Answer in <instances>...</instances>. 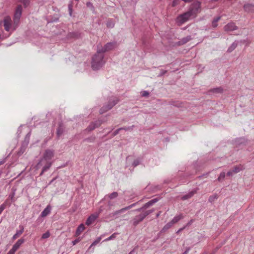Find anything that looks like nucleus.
<instances>
[{
	"label": "nucleus",
	"mask_w": 254,
	"mask_h": 254,
	"mask_svg": "<svg viewBox=\"0 0 254 254\" xmlns=\"http://www.w3.org/2000/svg\"><path fill=\"white\" fill-rule=\"evenodd\" d=\"M201 10V3L198 1H195L191 3L187 12L177 17V21L182 24L190 19L196 17Z\"/></svg>",
	"instance_id": "nucleus-1"
},
{
	"label": "nucleus",
	"mask_w": 254,
	"mask_h": 254,
	"mask_svg": "<svg viewBox=\"0 0 254 254\" xmlns=\"http://www.w3.org/2000/svg\"><path fill=\"white\" fill-rule=\"evenodd\" d=\"M104 55L100 53V51H97V53L93 56L91 61V67L93 70H97L100 69L105 64Z\"/></svg>",
	"instance_id": "nucleus-2"
},
{
	"label": "nucleus",
	"mask_w": 254,
	"mask_h": 254,
	"mask_svg": "<svg viewBox=\"0 0 254 254\" xmlns=\"http://www.w3.org/2000/svg\"><path fill=\"white\" fill-rule=\"evenodd\" d=\"M3 23L5 30L10 32V33L15 31L18 27L13 21L12 22L11 18L9 16H5L4 18Z\"/></svg>",
	"instance_id": "nucleus-3"
},
{
	"label": "nucleus",
	"mask_w": 254,
	"mask_h": 254,
	"mask_svg": "<svg viewBox=\"0 0 254 254\" xmlns=\"http://www.w3.org/2000/svg\"><path fill=\"white\" fill-rule=\"evenodd\" d=\"M54 150L52 149H47L45 150L42 158L40 160V161L37 164L38 167L42 165L45 161H51V160L54 156Z\"/></svg>",
	"instance_id": "nucleus-4"
},
{
	"label": "nucleus",
	"mask_w": 254,
	"mask_h": 254,
	"mask_svg": "<svg viewBox=\"0 0 254 254\" xmlns=\"http://www.w3.org/2000/svg\"><path fill=\"white\" fill-rule=\"evenodd\" d=\"M118 102V100L117 98H114L110 99L108 104L104 106L100 109V113L102 114L105 112L111 109Z\"/></svg>",
	"instance_id": "nucleus-5"
},
{
	"label": "nucleus",
	"mask_w": 254,
	"mask_h": 254,
	"mask_svg": "<svg viewBox=\"0 0 254 254\" xmlns=\"http://www.w3.org/2000/svg\"><path fill=\"white\" fill-rule=\"evenodd\" d=\"M22 8L21 5H18L16 8L13 16V22L19 26L20 18L22 14Z\"/></svg>",
	"instance_id": "nucleus-6"
},
{
	"label": "nucleus",
	"mask_w": 254,
	"mask_h": 254,
	"mask_svg": "<svg viewBox=\"0 0 254 254\" xmlns=\"http://www.w3.org/2000/svg\"><path fill=\"white\" fill-rule=\"evenodd\" d=\"M115 42H109L107 43L104 47H102L101 49L98 48V51H100V53L104 54V53L107 51L113 49L116 46Z\"/></svg>",
	"instance_id": "nucleus-7"
},
{
	"label": "nucleus",
	"mask_w": 254,
	"mask_h": 254,
	"mask_svg": "<svg viewBox=\"0 0 254 254\" xmlns=\"http://www.w3.org/2000/svg\"><path fill=\"white\" fill-rule=\"evenodd\" d=\"M104 122L101 120H98L95 122H92L86 129V130L89 131H92L97 127H100Z\"/></svg>",
	"instance_id": "nucleus-8"
},
{
	"label": "nucleus",
	"mask_w": 254,
	"mask_h": 254,
	"mask_svg": "<svg viewBox=\"0 0 254 254\" xmlns=\"http://www.w3.org/2000/svg\"><path fill=\"white\" fill-rule=\"evenodd\" d=\"M100 212L95 213L91 214L89 217L87 218L86 221V224L88 226L92 224L96 219L99 217Z\"/></svg>",
	"instance_id": "nucleus-9"
},
{
	"label": "nucleus",
	"mask_w": 254,
	"mask_h": 254,
	"mask_svg": "<svg viewBox=\"0 0 254 254\" xmlns=\"http://www.w3.org/2000/svg\"><path fill=\"white\" fill-rule=\"evenodd\" d=\"M145 218V216L143 213L136 216L132 220V224L134 226H136L140 222H141Z\"/></svg>",
	"instance_id": "nucleus-10"
},
{
	"label": "nucleus",
	"mask_w": 254,
	"mask_h": 254,
	"mask_svg": "<svg viewBox=\"0 0 254 254\" xmlns=\"http://www.w3.org/2000/svg\"><path fill=\"white\" fill-rule=\"evenodd\" d=\"M237 27L235 25L234 23L231 22L228 23L224 26V30L227 32L234 31L237 29Z\"/></svg>",
	"instance_id": "nucleus-11"
},
{
	"label": "nucleus",
	"mask_w": 254,
	"mask_h": 254,
	"mask_svg": "<svg viewBox=\"0 0 254 254\" xmlns=\"http://www.w3.org/2000/svg\"><path fill=\"white\" fill-rule=\"evenodd\" d=\"M52 207L50 205H48L43 210L40 214V216L42 217H45L48 215L51 211Z\"/></svg>",
	"instance_id": "nucleus-12"
},
{
	"label": "nucleus",
	"mask_w": 254,
	"mask_h": 254,
	"mask_svg": "<svg viewBox=\"0 0 254 254\" xmlns=\"http://www.w3.org/2000/svg\"><path fill=\"white\" fill-rule=\"evenodd\" d=\"M126 211L124 208H123L120 210H117L110 214V216L112 217L113 219H116L119 217V216L121 214Z\"/></svg>",
	"instance_id": "nucleus-13"
},
{
	"label": "nucleus",
	"mask_w": 254,
	"mask_h": 254,
	"mask_svg": "<svg viewBox=\"0 0 254 254\" xmlns=\"http://www.w3.org/2000/svg\"><path fill=\"white\" fill-rule=\"evenodd\" d=\"M197 190V189H196L189 192L187 194L184 195L182 197V199L185 200L191 198L195 193H196Z\"/></svg>",
	"instance_id": "nucleus-14"
},
{
	"label": "nucleus",
	"mask_w": 254,
	"mask_h": 254,
	"mask_svg": "<svg viewBox=\"0 0 254 254\" xmlns=\"http://www.w3.org/2000/svg\"><path fill=\"white\" fill-rule=\"evenodd\" d=\"M52 164V162L51 161H45V162L43 163L42 165H40L38 167L37 166L36 167H37V168H39L42 165H44V166H43V167L42 168L43 172H46L50 169Z\"/></svg>",
	"instance_id": "nucleus-15"
},
{
	"label": "nucleus",
	"mask_w": 254,
	"mask_h": 254,
	"mask_svg": "<svg viewBox=\"0 0 254 254\" xmlns=\"http://www.w3.org/2000/svg\"><path fill=\"white\" fill-rule=\"evenodd\" d=\"M19 228L20 229L19 230H17L16 233L13 236L12 239L15 240L17 238H18L20 235L22 234L24 231V227L23 226H19Z\"/></svg>",
	"instance_id": "nucleus-16"
},
{
	"label": "nucleus",
	"mask_w": 254,
	"mask_h": 254,
	"mask_svg": "<svg viewBox=\"0 0 254 254\" xmlns=\"http://www.w3.org/2000/svg\"><path fill=\"white\" fill-rule=\"evenodd\" d=\"M158 199L157 198H154L150 201H149L148 202L146 203L143 206V208L144 209L147 208L148 207H150V206H152L153 204L157 202L158 201Z\"/></svg>",
	"instance_id": "nucleus-17"
},
{
	"label": "nucleus",
	"mask_w": 254,
	"mask_h": 254,
	"mask_svg": "<svg viewBox=\"0 0 254 254\" xmlns=\"http://www.w3.org/2000/svg\"><path fill=\"white\" fill-rule=\"evenodd\" d=\"M244 9L246 11L254 12V5L252 4H246L244 6Z\"/></svg>",
	"instance_id": "nucleus-18"
},
{
	"label": "nucleus",
	"mask_w": 254,
	"mask_h": 254,
	"mask_svg": "<svg viewBox=\"0 0 254 254\" xmlns=\"http://www.w3.org/2000/svg\"><path fill=\"white\" fill-rule=\"evenodd\" d=\"M184 218L183 215L182 214H180L178 215L175 216L173 219L171 221L173 224L177 223L179 221Z\"/></svg>",
	"instance_id": "nucleus-19"
},
{
	"label": "nucleus",
	"mask_w": 254,
	"mask_h": 254,
	"mask_svg": "<svg viewBox=\"0 0 254 254\" xmlns=\"http://www.w3.org/2000/svg\"><path fill=\"white\" fill-rule=\"evenodd\" d=\"M118 196V193L117 192H113V193H111L109 194L106 195L104 197V199H106L107 198H110V199H114L116 197H117Z\"/></svg>",
	"instance_id": "nucleus-20"
},
{
	"label": "nucleus",
	"mask_w": 254,
	"mask_h": 254,
	"mask_svg": "<svg viewBox=\"0 0 254 254\" xmlns=\"http://www.w3.org/2000/svg\"><path fill=\"white\" fill-rule=\"evenodd\" d=\"M85 229V226L84 224H81L77 228L76 231V235H79Z\"/></svg>",
	"instance_id": "nucleus-21"
},
{
	"label": "nucleus",
	"mask_w": 254,
	"mask_h": 254,
	"mask_svg": "<svg viewBox=\"0 0 254 254\" xmlns=\"http://www.w3.org/2000/svg\"><path fill=\"white\" fill-rule=\"evenodd\" d=\"M64 128L62 125H60L57 130V135L59 138L63 133Z\"/></svg>",
	"instance_id": "nucleus-22"
},
{
	"label": "nucleus",
	"mask_w": 254,
	"mask_h": 254,
	"mask_svg": "<svg viewBox=\"0 0 254 254\" xmlns=\"http://www.w3.org/2000/svg\"><path fill=\"white\" fill-rule=\"evenodd\" d=\"M238 46V42L235 41L233 42L231 45L228 48L227 52L229 53L232 52Z\"/></svg>",
	"instance_id": "nucleus-23"
},
{
	"label": "nucleus",
	"mask_w": 254,
	"mask_h": 254,
	"mask_svg": "<svg viewBox=\"0 0 254 254\" xmlns=\"http://www.w3.org/2000/svg\"><path fill=\"white\" fill-rule=\"evenodd\" d=\"M11 190H12V191L9 194L8 198L11 200V201L14 202L15 201V198L14 197V196L15 194L16 189L12 188Z\"/></svg>",
	"instance_id": "nucleus-24"
},
{
	"label": "nucleus",
	"mask_w": 254,
	"mask_h": 254,
	"mask_svg": "<svg viewBox=\"0 0 254 254\" xmlns=\"http://www.w3.org/2000/svg\"><path fill=\"white\" fill-rule=\"evenodd\" d=\"M24 242V240L23 239H19L16 243L13 246L16 249H18L20 246Z\"/></svg>",
	"instance_id": "nucleus-25"
},
{
	"label": "nucleus",
	"mask_w": 254,
	"mask_h": 254,
	"mask_svg": "<svg viewBox=\"0 0 254 254\" xmlns=\"http://www.w3.org/2000/svg\"><path fill=\"white\" fill-rule=\"evenodd\" d=\"M30 135H31V132H29L25 136L24 140L22 142V144H25L27 146L28 145L29 142Z\"/></svg>",
	"instance_id": "nucleus-26"
},
{
	"label": "nucleus",
	"mask_w": 254,
	"mask_h": 254,
	"mask_svg": "<svg viewBox=\"0 0 254 254\" xmlns=\"http://www.w3.org/2000/svg\"><path fill=\"white\" fill-rule=\"evenodd\" d=\"M191 39V36L189 35L186 37L183 38L180 41V43L181 44H185L186 43H187L188 42H189V41H190Z\"/></svg>",
	"instance_id": "nucleus-27"
},
{
	"label": "nucleus",
	"mask_w": 254,
	"mask_h": 254,
	"mask_svg": "<svg viewBox=\"0 0 254 254\" xmlns=\"http://www.w3.org/2000/svg\"><path fill=\"white\" fill-rule=\"evenodd\" d=\"M27 145L22 143L21 146L19 149V150L18 152V155H21V154H22L25 152L27 148Z\"/></svg>",
	"instance_id": "nucleus-28"
},
{
	"label": "nucleus",
	"mask_w": 254,
	"mask_h": 254,
	"mask_svg": "<svg viewBox=\"0 0 254 254\" xmlns=\"http://www.w3.org/2000/svg\"><path fill=\"white\" fill-rule=\"evenodd\" d=\"M221 16H218L215 18L212 22V26L213 27H216L218 25L217 22L220 20Z\"/></svg>",
	"instance_id": "nucleus-29"
},
{
	"label": "nucleus",
	"mask_w": 254,
	"mask_h": 254,
	"mask_svg": "<svg viewBox=\"0 0 254 254\" xmlns=\"http://www.w3.org/2000/svg\"><path fill=\"white\" fill-rule=\"evenodd\" d=\"M218 198V196L217 194H214L211 196H210L209 198V201L211 203L214 202L215 200L217 199Z\"/></svg>",
	"instance_id": "nucleus-30"
},
{
	"label": "nucleus",
	"mask_w": 254,
	"mask_h": 254,
	"mask_svg": "<svg viewBox=\"0 0 254 254\" xmlns=\"http://www.w3.org/2000/svg\"><path fill=\"white\" fill-rule=\"evenodd\" d=\"M173 223L171 222V221L168 222V223H167L164 226V227L162 229V231H166L167 230H168V229H169L170 228H171L172 226H173Z\"/></svg>",
	"instance_id": "nucleus-31"
},
{
	"label": "nucleus",
	"mask_w": 254,
	"mask_h": 254,
	"mask_svg": "<svg viewBox=\"0 0 254 254\" xmlns=\"http://www.w3.org/2000/svg\"><path fill=\"white\" fill-rule=\"evenodd\" d=\"M118 234L117 233H114L112 235H111L109 237L105 239L104 241L107 242V241L113 240L116 237V236Z\"/></svg>",
	"instance_id": "nucleus-32"
},
{
	"label": "nucleus",
	"mask_w": 254,
	"mask_h": 254,
	"mask_svg": "<svg viewBox=\"0 0 254 254\" xmlns=\"http://www.w3.org/2000/svg\"><path fill=\"white\" fill-rule=\"evenodd\" d=\"M95 136H92L86 138L84 139V141L89 142H93L95 140Z\"/></svg>",
	"instance_id": "nucleus-33"
},
{
	"label": "nucleus",
	"mask_w": 254,
	"mask_h": 254,
	"mask_svg": "<svg viewBox=\"0 0 254 254\" xmlns=\"http://www.w3.org/2000/svg\"><path fill=\"white\" fill-rule=\"evenodd\" d=\"M141 160L140 159H139V158L136 159L133 161V162L132 163V165L134 167H136L137 165H138L139 164H140L141 163Z\"/></svg>",
	"instance_id": "nucleus-34"
},
{
	"label": "nucleus",
	"mask_w": 254,
	"mask_h": 254,
	"mask_svg": "<svg viewBox=\"0 0 254 254\" xmlns=\"http://www.w3.org/2000/svg\"><path fill=\"white\" fill-rule=\"evenodd\" d=\"M114 25H115V24L112 20H109L107 22V26L108 28H112L114 27Z\"/></svg>",
	"instance_id": "nucleus-35"
},
{
	"label": "nucleus",
	"mask_w": 254,
	"mask_h": 254,
	"mask_svg": "<svg viewBox=\"0 0 254 254\" xmlns=\"http://www.w3.org/2000/svg\"><path fill=\"white\" fill-rule=\"evenodd\" d=\"M211 91L214 93H221L223 91V89L221 87H217L213 88Z\"/></svg>",
	"instance_id": "nucleus-36"
},
{
	"label": "nucleus",
	"mask_w": 254,
	"mask_h": 254,
	"mask_svg": "<svg viewBox=\"0 0 254 254\" xmlns=\"http://www.w3.org/2000/svg\"><path fill=\"white\" fill-rule=\"evenodd\" d=\"M72 2H70V3L68 5V8L69 11V14L70 16H72Z\"/></svg>",
	"instance_id": "nucleus-37"
},
{
	"label": "nucleus",
	"mask_w": 254,
	"mask_h": 254,
	"mask_svg": "<svg viewBox=\"0 0 254 254\" xmlns=\"http://www.w3.org/2000/svg\"><path fill=\"white\" fill-rule=\"evenodd\" d=\"M225 177V172H222L220 173L219 177L218 178V181L220 182L222 180H223Z\"/></svg>",
	"instance_id": "nucleus-38"
},
{
	"label": "nucleus",
	"mask_w": 254,
	"mask_h": 254,
	"mask_svg": "<svg viewBox=\"0 0 254 254\" xmlns=\"http://www.w3.org/2000/svg\"><path fill=\"white\" fill-rule=\"evenodd\" d=\"M241 170L242 168L240 166H235L233 170V172L234 173H239Z\"/></svg>",
	"instance_id": "nucleus-39"
},
{
	"label": "nucleus",
	"mask_w": 254,
	"mask_h": 254,
	"mask_svg": "<svg viewBox=\"0 0 254 254\" xmlns=\"http://www.w3.org/2000/svg\"><path fill=\"white\" fill-rule=\"evenodd\" d=\"M101 240V237H98L96 240H95L91 244V247L95 246L98 244Z\"/></svg>",
	"instance_id": "nucleus-40"
},
{
	"label": "nucleus",
	"mask_w": 254,
	"mask_h": 254,
	"mask_svg": "<svg viewBox=\"0 0 254 254\" xmlns=\"http://www.w3.org/2000/svg\"><path fill=\"white\" fill-rule=\"evenodd\" d=\"M50 236V233L47 231L46 232H45V233L43 234L42 236V239H47L48 238H49Z\"/></svg>",
	"instance_id": "nucleus-41"
},
{
	"label": "nucleus",
	"mask_w": 254,
	"mask_h": 254,
	"mask_svg": "<svg viewBox=\"0 0 254 254\" xmlns=\"http://www.w3.org/2000/svg\"><path fill=\"white\" fill-rule=\"evenodd\" d=\"M136 204V203H134L131 204V205H129L128 206L124 207V208H125V210L127 211V210H128V209L132 208L134 206H135Z\"/></svg>",
	"instance_id": "nucleus-42"
},
{
	"label": "nucleus",
	"mask_w": 254,
	"mask_h": 254,
	"mask_svg": "<svg viewBox=\"0 0 254 254\" xmlns=\"http://www.w3.org/2000/svg\"><path fill=\"white\" fill-rule=\"evenodd\" d=\"M153 211V210L152 209V210H149L146 211H145L144 212H143L142 213L143 214V215H144V216L145 217L148 215H149V214L152 213Z\"/></svg>",
	"instance_id": "nucleus-43"
},
{
	"label": "nucleus",
	"mask_w": 254,
	"mask_h": 254,
	"mask_svg": "<svg viewBox=\"0 0 254 254\" xmlns=\"http://www.w3.org/2000/svg\"><path fill=\"white\" fill-rule=\"evenodd\" d=\"M133 127H134L133 126H130V127H122V130H125L126 131H127V130H132Z\"/></svg>",
	"instance_id": "nucleus-44"
},
{
	"label": "nucleus",
	"mask_w": 254,
	"mask_h": 254,
	"mask_svg": "<svg viewBox=\"0 0 254 254\" xmlns=\"http://www.w3.org/2000/svg\"><path fill=\"white\" fill-rule=\"evenodd\" d=\"M141 95L143 97H147L149 95V93L147 91H143L141 92Z\"/></svg>",
	"instance_id": "nucleus-45"
},
{
	"label": "nucleus",
	"mask_w": 254,
	"mask_h": 254,
	"mask_svg": "<svg viewBox=\"0 0 254 254\" xmlns=\"http://www.w3.org/2000/svg\"><path fill=\"white\" fill-rule=\"evenodd\" d=\"M86 5L87 7L90 8L91 9H94V6L91 2H87L86 3Z\"/></svg>",
	"instance_id": "nucleus-46"
},
{
	"label": "nucleus",
	"mask_w": 254,
	"mask_h": 254,
	"mask_svg": "<svg viewBox=\"0 0 254 254\" xmlns=\"http://www.w3.org/2000/svg\"><path fill=\"white\" fill-rule=\"evenodd\" d=\"M122 130V128H119L117 129H116L113 133V136H115L116 135H117L119 133V131L120 130Z\"/></svg>",
	"instance_id": "nucleus-47"
},
{
	"label": "nucleus",
	"mask_w": 254,
	"mask_h": 254,
	"mask_svg": "<svg viewBox=\"0 0 254 254\" xmlns=\"http://www.w3.org/2000/svg\"><path fill=\"white\" fill-rule=\"evenodd\" d=\"M5 205L4 204H2L0 206V214L2 213V212L5 209Z\"/></svg>",
	"instance_id": "nucleus-48"
},
{
	"label": "nucleus",
	"mask_w": 254,
	"mask_h": 254,
	"mask_svg": "<svg viewBox=\"0 0 254 254\" xmlns=\"http://www.w3.org/2000/svg\"><path fill=\"white\" fill-rule=\"evenodd\" d=\"M179 0H174L172 2V6H175L178 3Z\"/></svg>",
	"instance_id": "nucleus-49"
},
{
	"label": "nucleus",
	"mask_w": 254,
	"mask_h": 254,
	"mask_svg": "<svg viewBox=\"0 0 254 254\" xmlns=\"http://www.w3.org/2000/svg\"><path fill=\"white\" fill-rule=\"evenodd\" d=\"M234 174V172H233V170H230L227 173V175L229 176H232L233 174Z\"/></svg>",
	"instance_id": "nucleus-50"
},
{
	"label": "nucleus",
	"mask_w": 254,
	"mask_h": 254,
	"mask_svg": "<svg viewBox=\"0 0 254 254\" xmlns=\"http://www.w3.org/2000/svg\"><path fill=\"white\" fill-rule=\"evenodd\" d=\"M193 222V220L192 219L190 220V221L188 222V223L185 226L186 227L190 226L192 223Z\"/></svg>",
	"instance_id": "nucleus-51"
},
{
	"label": "nucleus",
	"mask_w": 254,
	"mask_h": 254,
	"mask_svg": "<svg viewBox=\"0 0 254 254\" xmlns=\"http://www.w3.org/2000/svg\"><path fill=\"white\" fill-rule=\"evenodd\" d=\"M79 242V239H77L73 241L72 243L73 245H75V244H76Z\"/></svg>",
	"instance_id": "nucleus-52"
},
{
	"label": "nucleus",
	"mask_w": 254,
	"mask_h": 254,
	"mask_svg": "<svg viewBox=\"0 0 254 254\" xmlns=\"http://www.w3.org/2000/svg\"><path fill=\"white\" fill-rule=\"evenodd\" d=\"M190 251V248H187L186 249V251L182 254H188V253Z\"/></svg>",
	"instance_id": "nucleus-53"
},
{
	"label": "nucleus",
	"mask_w": 254,
	"mask_h": 254,
	"mask_svg": "<svg viewBox=\"0 0 254 254\" xmlns=\"http://www.w3.org/2000/svg\"><path fill=\"white\" fill-rule=\"evenodd\" d=\"M186 226L183 227V228H181L179 229L176 232L177 234H179L180 232L182 231L184 229H185Z\"/></svg>",
	"instance_id": "nucleus-54"
},
{
	"label": "nucleus",
	"mask_w": 254,
	"mask_h": 254,
	"mask_svg": "<svg viewBox=\"0 0 254 254\" xmlns=\"http://www.w3.org/2000/svg\"><path fill=\"white\" fill-rule=\"evenodd\" d=\"M15 254V252H14L13 251H12L11 250V249H10L7 254Z\"/></svg>",
	"instance_id": "nucleus-55"
},
{
	"label": "nucleus",
	"mask_w": 254,
	"mask_h": 254,
	"mask_svg": "<svg viewBox=\"0 0 254 254\" xmlns=\"http://www.w3.org/2000/svg\"><path fill=\"white\" fill-rule=\"evenodd\" d=\"M197 172V170L196 169H195L190 174V175H193L195 173H196Z\"/></svg>",
	"instance_id": "nucleus-56"
},
{
	"label": "nucleus",
	"mask_w": 254,
	"mask_h": 254,
	"mask_svg": "<svg viewBox=\"0 0 254 254\" xmlns=\"http://www.w3.org/2000/svg\"><path fill=\"white\" fill-rule=\"evenodd\" d=\"M17 250H18L17 249H16V248H15V247H13H13H12V248H11V250H12V251H13L14 252H15H15H16Z\"/></svg>",
	"instance_id": "nucleus-57"
},
{
	"label": "nucleus",
	"mask_w": 254,
	"mask_h": 254,
	"mask_svg": "<svg viewBox=\"0 0 254 254\" xmlns=\"http://www.w3.org/2000/svg\"><path fill=\"white\" fill-rule=\"evenodd\" d=\"M56 179V178H54L53 179H52L49 183L48 185L51 184Z\"/></svg>",
	"instance_id": "nucleus-58"
},
{
	"label": "nucleus",
	"mask_w": 254,
	"mask_h": 254,
	"mask_svg": "<svg viewBox=\"0 0 254 254\" xmlns=\"http://www.w3.org/2000/svg\"><path fill=\"white\" fill-rule=\"evenodd\" d=\"M143 209H144V208H143V206L140 208H138L136 210V211H141Z\"/></svg>",
	"instance_id": "nucleus-59"
},
{
	"label": "nucleus",
	"mask_w": 254,
	"mask_h": 254,
	"mask_svg": "<svg viewBox=\"0 0 254 254\" xmlns=\"http://www.w3.org/2000/svg\"><path fill=\"white\" fill-rule=\"evenodd\" d=\"M165 72H166V71L162 70L161 71V73H160V75H162L164 74Z\"/></svg>",
	"instance_id": "nucleus-60"
},
{
	"label": "nucleus",
	"mask_w": 254,
	"mask_h": 254,
	"mask_svg": "<svg viewBox=\"0 0 254 254\" xmlns=\"http://www.w3.org/2000/svg\"><path fill=\"white\" fill-rule=\"evenodd\" d=\"M44 172H43V170H42V171H41V173H40V176H42V175L43 174V173H44Z\"/></svg>",
	"instance_id": "nucleus-61"
},
{
	"label": "nucleus",
	"mask_w": 254,
	"mask_h": 254,
	"mask_svg": "<svg viewBox=\"0 0 254 254\" xmlns=\"http://www.w3.org/2000/svg\"><path fill=\"white\" fill-rule=\"evenodd\" d=\"M4 163V161H1L0 162V165L3 164Z\"/></svg>",
	"instance_id": "nucleus-62"
},
{
	"label": "nucleus",
	"mask_w": 254,
	"mask_h": 254,
	"mask_svg": "<svg viewBox=\"0 0 254 254\" xmlns=\"http://www.w3.org/2000/svg\"><path fill=\"white\" fill-rule=\"evenodd\" d=\"M108 205H109V206H112V204H111V202L110 201H109V202H108Z\"/></svg>",
	"instance_id": "nucleus-63"
},
{
	"label": "nucleus",
	"mask_w": 254,
	"mask_h": 254,
	"mask_svg": "<svg viewBox=\"0 0 254 254\" xmlns=\"http://www.w3.org/2000/svg\"><path fill=\"white\" fill-rule=\"evenodd\" d=\"M133 251H131L128 254H131Z\"/></svg>",
	"instance_id": "nucleus-64"
}]
</instances>
